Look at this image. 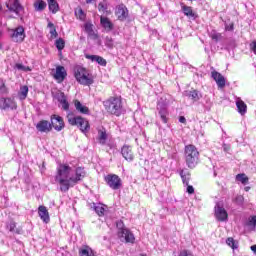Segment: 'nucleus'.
I'll use <instances>...</instances> for the list:
<instances>
[{"label":"nucleus","instance_id":"f257e3e1","mask_svg":"<svg viewBox=\"0 0 256 256\" xmlns=\"http://www.w3.org/2000/svg\"><path fill=\"white\" fill-rule=\"evenodd\" d=\"M83 179H85V169L82 167L75 169V176L73 175V168L67 164H60L57 168L55 181L59 183L60 191L63 193H67L70 187H75Z\"/></svg>","mask_w":256,"mask_h":256},{"label":"nucleus","instance_id":"f03ea898","mask_svg":"<svg viewBox=\"0 0 256 256\" xmlns=\"http://www.w3.org/2000/svg\"><path fill=\"white\" fill-rule=\"evenodd\" d=\"M104 108L110 115L119 117L123 114V102L119 97H110L103 102Z\"/></svg>","mask_w":256,"mask_h":256},{"label":"nucleus","instance_id":"7ed1b4c3","mask_svg":"<svg viewBox=\"0 0 256 256\" xmlns=\"http://www.w3.org/2000/svg\"><path fill=\"white\" fill-rule=\"evenodd\" d=\"M185 160L189 169H195L197 161H199V151L193 145H187L185 147Z\"/></svg>","mask_w":256,"mask_h":256},{"label":"nucleus","instance_id":"20e7f679","mask_svg":"<svg viewBox=\"0 0 256 256\" xmlns=\"http://www.w3.org/2000/svg\"><path fill=\"white\" fill-rule=\"evenodd\" d=\"M74 77L80 85H93V78L89 76V72H87V69L79 66L74 71Z\"/></svg>","mask_w":256,"mask_h":256},{"label":"nucleus","instance_id":"39448f33","mask_svg":"<svg viewBox=\"0 0 256 256\" xmlns=\"http://www.w3.org/2000/svg\"><path fill=\"white\" fill-rule=\"evenodd\" d=\"M68 123L70 125H76L77 127H79L82 133H89V129H91V126L89 125V121H87L85 118L81 116L69 117Z\"/></svg>","mask_w":256,"mask_h":256},{"label":"nucleus","instance_id":"423d86ee","mask_svg":"<svg viewBox=\"0 0 256 256\" xmlns=\"http://www.w3.org/2000/svg\"><path fill=\"white\" fill-rule=\"evenodd\" d=\"M105 181L110 189L117 191V189H121V178H119L116 174H108L105 177Z\"/></svg>","mask_w":256,"mask_h":256},{"label":"nucleus","instance_id":"0eeeda50","mask_svg":"<svg viewBox=\"0 0 256 256\" xmlns=\"http://www.w3.org/2000/svg\"><path fill=\"white\" fill-rule=\"evenodd\" d=\"M0 109H3L4 111L11 110L15 111L17 109V102L15 101V98H0Z\"/></svg>","mask_w":256,"mask_h":256},{"label":"nucleus","instance_id":"6e6552de","mask_svg":"<svg viewBox=\"0 0 256 256\" xmlns=\"http://www.w3.org/2000/svg\"><path fill=\"white\" fill-rule=\"evenodd\" d=\"M215 209V217L217 221H227L229 214H227V210L223 208V203L216 202V205L214 207Z\"/></svg>","mask_w":256,"mask_h":256},{"label":"nucleus","instance_id":"1a4fd4ad","mask_svg":"<svg viewBox=\"0 0 256 256\" xmlns=\"http://www.w3.org/2000/svg\"><path fill=\"white\" fill-rule=\"evenodd\" d=\"M11 39L14 43H23V41H25V28L18 26L16 29L12 30Z\"/></svg>","mask_w":256,"mask_h":256},{"label":"nucleus","instance_id":"9d476101","mask_svg":"<svg viewBox=\"0 0 256 256\" xmlns=\"http://www.w3.org/2000/svg\"><path fill=\"white\" fill-rule=\"evenodd\" d=\"M118 237L124 243H135V235L127 228L118 231Z\"/></svg>","mask_w":256,"mask_h":256},{"label":"nucleus","instance_id":"9b49d317","mask_svg":"<svg viewBox=\"0 0 256 256\" xmlns=\"http://www.w3.org/2000/svg\"><path fill=\"white\" fill-rule=\"evenodd\" d=\"M51 127L55 129V131H63L65 128V122L63 118L59 115H52L51 116Z\"/></svg>","mask_w":256,"mask_h":256},{"label":"nucleus","instance_id":"f8f14e48","mask_svg":"<svg viewBox=\"0 0 256 256\" xmlns=\"http://www.w3.org/2000/svg\"><path fill=\"white\" fill-rule=\"evenodd\" d=\"M6 7L8 11L16 13V15H19V13L23 11V6L19 3V0H9V2L6 3Z\"/></svg>","mask_w":256,"mask_h":256},{"label":"nucleus","instance_id":"ddd939ff","mask_svg":"<svg viewBox=\"0 0 256 256\" xmlns=\"http://www.w3.org/2000/svg\"><path fill=\"white\" fill-rule=\"evenodd\" d=\"M115 15L118 17L119 21H125L129 17V10L124 4H120L116 7Z\"/></svg>","mask_w":256,"mask_h":256},{"label":"nucleus","instance_id":"4468645a","mask_svg":"<svg viewBox=\"0 0 256 256\" xmlns=\"http://www.w3.org/2000/svg\"><path fill=\"white\" fill-rule=\"evenodd\" d=\"M158 113L160 115V119L162 120L163 123H167L168 118L167 116L169 115V111H167V104L163 102H158L157 105Z\"/></svg>","mask_w":256,"mask_h":256},{"label":"nucleus","instance_id":"2eb2a0df","mask_svg":"<svg viewBox=\"0 0 256 256\" xmlns=\"http://www.w3.org/2000/svg\"><path fill=\"white\" fill-rule=\"evenodd\" d=\"M36 129L40 133H51L52 131V126L51 123L47 120H41L36 124Z\"/></svg>","mask_w":256,"mask_h":256},{"label":"nucleus","instance_id":"dca6fc26","mask_svg":"<svg viewBox=\"0 0 256 256\" xmlns=\"http://www.w3.org/2000/svg\"><path fill=\"white\" fill-rule=\"evenodd\" d=\"M66 77H67V70H65V67L57 66L56 73L54 74V79H56L58 83H63Z\"/></svg>","mask_w":256,"mask_h":256},{"label":"nucleus","instance_id":"f3484780","mask_svg":"<svg viewBox=\"0 0 256 256\" xmlns=\"http://www.w3.org/2000/svg\"><path fill=\"white\" fill-rule=\"evenodd\" d=\"M121 155L124 157L126 161H133V159H135V156L133 155V150L129 145H124L122 147Z\"/></svg>","mask_w":256,"mask_h":256},{"label":"nucleus","instance_id":"a211bd4d","mask_svg":"<svg viewBox=\"0 0 256 256\" xmlns=\"http://www.w3.org/2000/svg\"><path fill=\"white\" fill-rule=\"evenodd\" d=\"M86 59H89L92 62L98 63L101 67H107V60L99 55H85Z\"/></svg>","mask_w":256,"mask_h":256},{"label":"nucleus","instance_id":"6ab92c4d","mask_svg":"<svg viewBox=\"0 0 256 256\" xmlns=\"http://www.w3.org/2000/svg\"><path fill=\"white\" fill-rule=\"evenodd\" d=\"M212 79L216 81L217 86L220 89H223V87H225V77L221 73L217 71H212Z\"/></svg>","mask_w":256,"mask_h":256},{"label":"nucleus","instance_id":"aec40b11","mask_svg":"<svg viewBox=\"0 0 256 256\" xmlns=\"http://www.w3.org/2000/svg\"><path fill=\"white\" fill-rule=\"evenodd\" d=\"M38 215L44 223H49V221H51V218L49 217V211L45 206H39Z\"/></svg>","mask_w":256,"mask_h":256},{"label":"nucleus","instance_id":"412c9836","mask_svg":"<svg viewBox=\"0 0 256 256\" xmlns=\"http://www.w3.org/2000/svg\"><path fill=\"white\" fill-rule=\"evenodd\" d=\"M100 25H102V27L105 29V31H107L108 33L110 31H113V27L114 25L111 23V20H109V18L101 16L100 17Z\"/></svg>","mask_w":256,"mask_h":256},{"label":"nucleus","instance_id":"4be33fe9","mask_svg":"<svg viewBox=\"0 0 256 256\" xmlns=\"http://www.w3.org/2000/svg\"><path fill=\"white\" fill-rule=\"evenodd\" d=\"M91 209H93L99 217H103V215H105L106 208L103 204L92 203Z\"/></svg>","mask_w":256,"mask_h":256},{"label":"nucleus","instance_id":"5701e85b","mask_svg":"<svg viewBox=\"0 0 256 256\" xmlns=\"http://www.w3.org/2000/svg\"><path fill=\"white\" fill-rule=\"evenodd\" d=\"M236 107L240 115H245V113H247V104H245L241 98H237Z\"/></svg>","mask_w":256,"mask_h":256},{"label":"nucleus","instance_id":"b1692460","mask_svg":"<svg viewBox=\"0 0 256 256\" xmlns=\"http://www.w3.org/2000/svg\"><path fill=\"white\" fill-rule=\"evenodd\" d=\"M27 95H29V87L27 85L21 86L18 91V99L20 101H25V99H27Z\"/></svg>","mask_w":256,"mask_h":256},{"label":"nucleus","instance_id":"393cba45","mask_svg":"<svg viewBox=\"0 0 256 256\" xmlns=\"http://www.w3.org/2000/svg\"><path fill=\"white\" fill-rule=\"evenodd\" d=\"M97 140L99 141L100 145H105L107 143V130H105V128L98 130Z\"/></svg>","mask_w":256,"mask_h":256},{"label":"nucleus","instance_id":"a878e982","mask_svg":"<svg viewBox=\"0 0 256 256\" xmlns=\"http://www.w3.org/2000/svg\"><path fill=\"white\" fill-rule=\"evenodd\" d=\"M74 105L79 113H82L83 115L89 114V108L85 105H82L79 100H75Z\"/></svg>","mask_w":256,"mask_h":256},{"label":"nucleus","instance_id":"bb28decb","mask_svg":"<svg viewBox=\"0 0 256 256\" xmlns=\"http://www.w3.org/2000/svg\"><path fill=\"white\" fill-rule=\"evenodd\" d=\"M180 177L184 185H189V181H191V173L187 169H183L180 171Z\"/></svg>","mask_w":256,"mask_h":256},{"label":"nucleus","instance_id":"cd10ccee","mask_svg":"<svg viewBox=\"0 0 256 256\" xmlns=\"http://www.w3.org/2000/svg\"><path fill=\"white\" fill-rule=\"evenodd\" d=\"M47 8V3L43 0H36L34 2V9L35 11H45V9Z\"/></svg>","mask_w":256,"mask_h":256},{"label":"nucleus","instance_id":"c85d7f7f","mask_svg":"<svg viewBox=\"0 0 256 256\" xmlns=\"http://www.w3.org/2000/svg\"><path fill=\"white\" fill-rule=\"evenodd\" d=\"M7 229L11 233H17V235H21L22 233L21 228H17V224L14 221H11L10 223L7 224Z\"/></svg>","mask_w":256,"mask_h":256},{"label":"nucleus","instance_id":"c756f323","mask_svg":"<svg viewBox=\"0 0 256 256\" xmlns=\"http://www.w3.org/2000/svg\"><path fill=\"white\" fill-rule=\"evenodd\" d=\"M186 96L189 99H192V101H199V99H201V93H199V91L197 90H192L186 93Z\"/></svg>","mask_w":256,"mask_h":256},{"label":"nucleus","instance_id":"7c9ffc66","mask_svg":"<svg viewBox=\"0 0 256 256\" xmlns=\"http://www.w3.org/2000/svg\"><path fill=\"white\" fill-rule=\"evenodd\" d=\"M47 1H48L49 11H51V13H57V11H59V3H57V0H47Z\"/></svg>","mask_w":256,"mask_h":256},{"label":"nucleus","instance_id":"2f4dec72","mask_svg":"<svg viewBox=\"0 0 256 256\" xmlns=\"http://www.w3.org/2000/svg\"><path fill=\"white\" fill-rule=\"evenodd\" d=\"M209 37H210V39H212V41H215V43H219V41H221V39H223V35L215 30H212L209 33Z\"/></svg>","mask_w":256,"mask_h":256},{"label":"nucleus","instance_id":"473e14b6","mask_svg":"<svg viewBox=\"0 0 256 256\" xmlns=\"http://www.w3.org/2000/svg\"><path fill=\"white\" fill-rule=\"evenodd\" d=\"M75 16L80 21H85L87 19V14H85V11H83V8L79 7L75 10Z\"/></svg>","mask_w":256,"mask_h":256},{"label":"nucleus","instance_id":"72a5a7b5","mask_svg":"<svg viewBox=\"0 0 256 256\" xmlns=\"http://www.w3.org/2000/svg\"><path fill=\"white\" fill-rule=\"evenodd\" d=\"M98 11L100 13H103L104 15H110L111 11H109V7L107 6V4L100 2L98 4Z\"/></svg>","mask_w":256,"mask_h":256},{"label":"nucleus","instance_id":"f704fd0d","mask_svg":"<svg viewBox=\"0 0 256 256\" xmlns=\"http://www.w3.org/2000/svg\"><path fill=\"white\" fill-rule=\"evenodd\" d=\"M182 11L186 17L195 19V13L193 12V9L190 6H183Z\"/></svg>","mask_w":256,"mask_h":256},{"label":"nucleus","instance_id":"c9c22d12","mask_svg":"<svg viewBox=\"0 0 256 256\" xmlns=\"http://www.w3.org/2000/svg\"><path fill=\"white\" fill-rule=\"evenodd\" d=\"M236 181L242 183V185H247L249 183V177L245 173L236 175Z\"/></svg>","mask_w":256,"mask_h":256},{"label":"nucleus","instance_id":"e433bc0d","mask_svg":"<svg viewBox=\"0 0 256 256\" xmlns=\"http://www.w3.org/2000/svg\"><path fill=\"white\" fill-rule=\"evenodd\" d=\"M55 46L58 51H63V49H65V40H63V38L57 39L55 42Z\"/></svg>","mask_w":256,"mask_h":256},{"label":"nucleus","instance_id":"4c0bfd02","mask_svg":"<svg viewBox=\"0 0 256 256\" xmlns=\"http://www.w3.org/2000/svg\"><path fill=\"white\" fill-rule=\"evenodd\" d=\"M54 97L57 99V101L59 103L65 101L67 99V97L65 96V93L62 92V91H57L55 94H54Z\"/></svg>","mask_w":256,"mask_h":256},{"label":"nucleus","instance_id":"58836bf2","mask_svg":"<svg viewBox=\"0 0 256 256\" xmlns=\"http://www.w3.org/2000/svg\"><path fill=\"white\" fill-rule=\"evenodd\" d=\"M15 67L18 69V71H31L29 66H25L23 64H16Z\"/></svg>","mask_w":256,"mask_h":256},{"label":"nucleus","instance_id":"ea45409f","mask_svg":"<svg viewBox=\"0 0 256 256\" xmlns=\"http://www.w3.org/2000/svg\"><path fill=\"white\" fill-rule=\"evenodd\" d=\"M226 243L229 247H231L232 249H237V245L235 244V239L233 238H228L226 240Z\"/></svg>","mask_w":256,"mask_h":256},{"label":"nucleus","instance_id":"a19ab883","mask_svg":"<svg viewBox=\"0 0 256 256\" xmlns=\"http://www.w3.org/2000/svg\"><path fill=\"white\" fill-rule=\"evenodd\" d=\"M105 45L108 47V49H113V38L106 37Z\"/></svg>","mask_w":256,"mask_h":256},{"label":"nucleus","instance_id":"79ce46f5","mask_svg":"<svg viewBox=\"0 0 256 256\" xmlns=\"http://www.w3.org/2000/svg\"><path fill=\"white\" fill-rule=\"evenodd\" d=\"M244 201L245 198L243 197V195H238L235 197V203H237V205H243Z\"/></svg>","mask_w":256,"mask_h":256},{"label":"nucleus","instance_id":"37998d69","mask_svg":"<svg viewBox=\"0 0 256 256\" xmlns=\"http://www.w3.org/2000/svg\"><path fill=\"white\" fill-rule=\"evenodd\" d=\"M60 104L62 105V109L64 111H69V102L67 101V98L60 102Z\"/></svg>","mask_w":256,"mask_h":256},{"label":"nucleus","instance_id":"c03bdc74","mask_svg":"<svg viewBox=\"0 0 256 256\" xmlns=\"http://www.w3.org/2000/svg\"><path fill=\"white\" fill-rule=\"evenodd\" d=\"M84 27H85V31H86L87 33H93V24H91V23H86V24L84 25Z\"/></svg>","mask_w":256,"mask_h":256},{"label":"nucleus","instance_id":"a18cd8bd","mask_svg":"<svg viewBox=\"0 0 256 256\" xmlns=\"http://www.w3.org/2000/svg\"><path fill=\"white\" fill-rule=\"evenodd\" d=\"M0 93H2V95H7V93H9V91L7 90V86H5V83H2V85L0 86Z\"/></svg>","mask_w":256,"mask_h":256},{"label":"nucleus","instance_id":"49530a36","mask_svg":"<svg viewBox=\"0 0 256 256\" xmlns=\"http://www.w3.org/2000/svg\"><path fill=\"white\" fill-rule=\"evenodd\" d=\"M116 227H117L118 231H123V229H127V228H125V224H123V221H118L116 223Z\"/></svg>","mask_w":256,"mask_h":256},{"label":"nucleus","instance_id":"de8ad7c7","mask_svg":"<svg viewBox=\"0 0 256 256\" xmlns=\"http://www.w3.org/2000/svg\"><path fill=\"white\" fill-rule=\"evenodd\" d=\"M187 193H189V195H193L195 193V188H193V186L191 185H187Z\"/></svg>","mask_w":256,"mask_h":256},{"label":"nucleus","instance_id":"09e8293b","mask_svg":"<svg viewBox=\"0 0 256 256\" xmlns=\"http://www.w3.org/2000/svg\"><path fill=\"white\" fill-rule=\"evenodd\" d=\"M50 35H51V37L57 38L58 35H59V34L57 33V29L52 28V29L50 30Z\"/></svg>","mask_w":256,"mask_h":256},{"label":"nucleus","instance_id":"8fccbe9b","mask_svg":"<svg viewBox=\"0 0 256 256\" xmlns=\"http://www.w3.org/2000/svg\"><path fill=\"white\" fill-rule=\"evenodd\" d=\"M233 29H234V24L233 23H231L230 25L225 24V30L226 31H233Z\"/></svg>","mask_w":256,"mask_h":256},{"label":"nucleus","instance_id":"3c124183","mask_svg":"<svg viewBox=\"0 0 256 256\" xmlns=\"http://www.w3.org/2000/svg\"><path fill=\"white\" fill-rule=\"evenodd\" d=\"M179 256H193V254H191V252L187 250H183L182 252H180Z\"/></svg>","mask_w":256,"mask_h":256},{"label":"nucleus","instance_id":"603ef678","mask_svg":"<svg viewBox=\"0 0 256 256\" xmlns=\"http://www.w3.org/2000/svg\"><path fill=\"white\" fill-rule=\"evenodd\" d=\"M179 122L180 123H187V119L185 118V116H180L179 117Z\"/></svg>","mask_w":256,"mask_h":256},{"label":"nucleus","instance_id":"864d4df0","mask_svg":"<svg viewBox=\"0 0 256 256\" xmlns=\"http://www.w3.org/2000/svg\"><path fill=\"white\" fill-rule=\"evenodd\" d=\"M231 149V146L227 145V144H223V150L224 151H229Z\"/></svg>","mask_w":256,"mask_h":256},{"label":"nucleus","instance_id":"5fc2aeb1","mask_svg":"<svg viewBox=\"0 0 256 256\" xmlns=\"http://www.w3.org/2000/svg\"><path fill=\"white\" fill-rule=\"evenodd\" d=\"M48 27H51L52 29H55V25L53 23H48Z\"/></svg>","mask_w":256,"mask_h":256},{"label":"nucleus","instance_id":"6e6d98bb","mask_svg":"<svg viewBox=\"0 0 256 256\" xmlns=\"http://www.w3.org/2000/svg\"><path fill=\"white\" fill-rule=\"evenodd\" d=\"M251 189V187H249V186H246L245 188H244V190L247 192V191H249Z\"/></svg>","mask_w":256,"mask_h":256},{"label":"nucleus","instance_id":"4d7b16f0","mask_svg":"<svg viewBox=\"0 0 256 256\" xmlns=\"http://www.w3.org/2000/svg\"><path fill=\"white\" fill-rule=\"evenodd\" d=\"M92 2L93 0H86L87 5H89V3H92Z\"/></svg>","mask_w":256,"mask_h":256},{"label":"nucleus","instance_id":"13d9d810","mask_svg":"<svg viewBox=\"0 0 256 256\" xmlns=\"http://www.w3.org/2000/svg\"><path fill=\"white\" fill-rule=\"evenodd\" d=\"M3 10V6L0 4V11H2Z\"/></svg>","mask_w":256,"mask_h":256},{"label":"nucleus","instance_id":"bf43d9fd","mask_svg":"<svg viewBox=\"0 0 256 256\" xmlns=\"http://www.w3.org/2000/svg\"><path fill=\"white\" fill-rule=\"evenodd\" d=\"M42 169H45V163L42 164Z\"/></svg>","mask_w":256,"mask_h":256},{"label":"nucleus","instance_id":"052dcab7","mask_svg":"<svg viewBox=\"0 0 256 256\" xmlns=\"http://www.w3.org/2000/svg\"><path fill=\"white\" fill-rule=\"evenodd\" d=\"M214 177H217V172L214 171Z\"/></svg>","mask_w":256,"mask_h":256},{"label":"nucleus","instance_id":"680f3d73","mask_svg":"<svg viewBox=\"0 0 256 256\" xmlns=\"http://www.w3.org/2000/svg\"><path fill=\"white\" fill-rule=\"evenodd\" d=\"M1 47H2V45H1V43H0V49H1Z\"/></svg>","mask_w":256,"mask_h":256}]
</instances>
